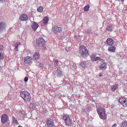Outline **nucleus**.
<instances>
[{
  "mask_svg": "<svg viewBox=\"0 0 127 127\" xmlns=\"http://www.w3.org/2000/svg\"><path fill=\"white\" fill-rule=\"evenodd\" d=\"M96 110L100 119L103 120H105L106 119L107 115L105 113V108L100 107L97 108Z\"/></svg>",
  "mask_w": 127,
  "mask_h": 127,
  "instance_id": "f257e3e1",
  "label": "nucleus"
},
{
  "mask_svg": "<svg viewBox=\"0 0 127 127\" xmlns=\"http://www.w3.org/2000/svg\"><path fill=\"white\" fill-rule=\"evenodd\" d=\"M20 94L21 96L26 102L30 101L31 96L30 93L28 92L25 91H21L20 92Z\"/></svg>",
  "mask_w": 127,
  "mask_h": 127,
  "instance_id": "f03ea898",
  "label": "nucleus"
},
{
  "mask_svg": "<svg viewBox=\"0 0 127 127\" xmlns=\"http://www.w3.org/2000/svg\"><path fill=\"white\" fill-rule=\"evenodd\" d=\"M80 53L82 57L86 58L89 55L88 50L86 47L84 45H81L80 46Z\"/></svg>",
  "mask_w": 127,
  "mask_h": 127,
  "instance_id": "7ed1b4c3",
  "label": "nucleus"
},
{
  "mask_svg": "<svg viewBox=\"0 0 127 127\" xmlns=\"http://www.w3.org/2000/svg\"><path fill=\"white\" fill-rule=\"evenodd\" d=\"M63 118L66 125L68 126H70L72 124L73 122L70 119L68 115L64 114Z\"/></svg>",
  "mask_w": 127,
  "mask_h": 127,
  "instance_id": "20e7f679",
  "label": "nucleus"
},
{
  "mask_svg": "<svg viewBox=\"0 0 127 127\" xmlns=\"http://www.w3.org/2000/svg\"><path fill=\"white\" fill-rule=\"evenodd\" d=\"M45 44L44 40L41 37H39L36 40V44L37 46L42 47Z\"/></svg>",
  "mask_w": 127,
  "mask_h": 127,
  "instance_id": "39448f33",
  "label": "nucleus"
},
{
  "mask_svg": "<svg viewBox=\"0 0 127 127\" xmlns=\"http://www.w3.org/2000/svg\"><path fill=\"white\" fill-rule=\"evenodd\" d=\"M49 19L47 16H46L40 22V26L41 27H44L48 24Z\"/></svg>",
  "mask_w": 127,
  "mask_h": 127,
  "instance_id": "423d86ee",
  "label": "nucleus"
},
{
  "mask_svg": "<svg viewBox=\"0 0 127 127\" xmlns=\"http://www.w3.org/2000/svg\"><path fill=\"white\" fill-rule=\"evenodd\" d=\"M53 32L55 34H57L61 32L62 31V28L61 27H58L57 26L52 27Z\"/></svg>",
  "mask_w": 127,
  "mask_h": 127,
  "instance_id": "0eeeda50",
  "label": "nucleus"
},
{
  "mask_svg": "<svg viewBox=\"0 0 127 127\" xmlns=\"http://www.w3.org/2000/svg\"><path fill=\"white\" fill-rule=\"evenodd\" d=\"M53 121L51 119L48 118L46 120V124L47 127H54Z\"/></svg>",
  "mask_w": 127,
  "mask_h": 127,
  "instance_id": "6e6552de",
  "label": "nucleus"
},
{
  "mask_svg": "<svg viewBox=\"0 0 127 127\" xmlns=\"http://www.w3.org/2000/svg\"><path fill=\"white\" fill-rule=\"evenodd\" d=\"M24 60L25 64L26 65L32 63V59L31 57L28 56H26L24 57Z\"/></svg>",
  "mask_w": 127,
  "mask_h": 127,
  "instance_id": "1a4fd4ad",
  "label": "nucleus"
},
{
  "mask_svg": "<svg viewBox=\"0 0 127 127\" xmlns=\"http://www.w3.org/2000/svg\"><path fill=\"white\" fill-rule=\"evenodd\" d=\"M9 118L8 117L6 114H4L2 116L1 118V121L2 123L4 124L6 122L8 123Z\"/></svg>",
  "mask_w": 127,
  "mask_h": 127,
  "instance_id": "9d476101",
  "label": "nucleus"
},
{
  "mask_svg": "<svg viewBox=\"0 0 127 127\" xmlns=\"http://www.w3.org/2000/svg\"><path fill=\"white\" fill-rule=\"evenodd\" d=\"M28 17L26 14H22L19 17V19L21 21H25L27 20L28 19Z\"/></svg>",
  "mask_w": 127,
  "mask_h": 127,
  "instance_id": "9b49d317",
  "label": "nucleus"
},
{
  "mask_svg": "<svg viewBox=\"0 0 127 127\" xmlns=\"http://www.w3.org/2000/svg\"><path fill=\"white\" fill-rule=\"evenodd\" d=\"M38 27V24L34 22H33L31 25V27L33 30L34 31L36 30Z\"/></svg>",
  "mask_w": 127,
  "mask_h": 127,
  "instance_id": "f8f14e48",
  "label": "nucleus"
},
{
  "mask_svg": "<svg viewBox=\"0 0 127 127\" xmlns=\"http://www.w3.org/2000/svg\"><path fill=\"white\" fill-rule=\"evenodd\" d=\"M6 27V24L5 22H0V32L5 29Z\"/></svg>",
  "mask_w": 127,
  "mask_h": 127,
  "instance_id": "ddd939ff",
  "label": "nucleus"
},
{
  "mask_svg": "<svg viewBox=\"0 0 127 127\" xmlns=\"http://www.w3.org/2000/svg\"><path fill=\"white\" fill-rule=\"evenodd\" d=\"M106 43L109 45L112 46L114 43V41L111 38H108L106 41Z\"/></svg>",
  "mask_w": 127,
  "mask_h": 127,
  "instance_id": "4468645a",
  "label": "nucleus"
},
{
  "mask_svg": "<svg viewBox=\"0 0 127 127\" xmlns=\"http://www.w3.org/2000/svg\"><path fill=\"white\" fill-rule=\"evenodd\" d=\"M99 66V67L102 70H104L106 68L107 65L105 62H102L101 63Z\"/></svg>",
  "mask_w": 127,
  "mask_h": 127,
  "instance_id": "2eb2a0df",
  "label": "nucleus"
},
{
  "mask_svg": "<svg viewBox=\"0 0 127 127\" xmlns=\"http://www.w3.org/2000/svg\"><path fill=\"white\" fill-rule=\"evenodd\" d=\"M116 47L114 46H111L108 47V50L111 52H114L115 51Z\"/></svg>",
  "mask_w": 127,
  "mask_h": 127,
  "instance_id": "dca6fc26",
  "label": "nucleus"
},
{
  "mask_svg": "<svg viewBox=\"0 0 127 127\" xmlns=\"http://www.w3.org/2000/svg\"><path fill=\"white\" fill-rule=\"evenodd\" d=\"M113 28V27L112 25H109L106 26V29L108 31L110 32L112 31Z\"/></svg>",
  "mask_w": 127,
  "mask_h": 127,
  "instance_id": "f3484780",
  "label": "nucleus"
},
{
  "mask_svg": "<svg viewBox=\"0 0 127 127\" xmlns=\"http://www.w3.org/2000/svg\"><path fill=\"white\" fill-rule=\"evenodd\" d=\"M87 63L86 61H82L80 63V65L82 68H84L87 66Z\"/></svg>",
  "mask_w": 127,
  "mask_h": 127,
  "instance_id": "a211bd4d",
  "label": "nucleus"
},
{
  "mask_svg": "<svg viewBox=\"0 0 127 127\" xmlns=\"http://www.w3.org/2000/svg\"><path fill=\"white\" fill-rule=\"evenodd\" d=\"M40 56V55L39 53L37 52H36L33 56V58L35 60H38L39 59Z\"/></svg>",
  "mask_w": 127,
  "mask_h": 127,
  "instance_id": "6ab92c4d",
  "label": "nucleus"
},
{
  "mask_svg": "<svg viewBox=\"0 0 127 127\" xmlns=\"http://www.w3.org/2000/svg\"><path fill=\"white\" fill-rule=\"evenodd\" d=\"M121 127H127V121H125L122 122L120 124Z\"/></svg>",
  "mask_w": 127,
  "mask_h": 127,
  "instance_id": "aec40b11",
  "label": "nucleus"
},
{
  "mask_svg": "<svg viewBox=\"0 0 127 127\" xmlns=\"http://www.w3.org/2000/svg\"><path fill=\"white\" fill-rule=\"evenodd\" d=\"M36 105L35 103H31L29 105V108L31 109H33L35 107Z\"/></svg>",
  "mask_w": 127,
  "mask_h": 127,
  "instance_id": "412c9836",
  "label": "nucleus"
},
{
  "mask_svg": "<svg viewBox=\"0 0 127 127\" xmlns=\"http://www.w3.org/2000/svg\"><path fill=\"white\" fill-rule=\"evenodd\" d=\"M57 75L59 76H61L62 75V71L60 69H58L56 72Z\"/></svg>",
  "mask_w": 127,
  "mask_h": 127,
  "instance_id": "4be33fe9",
  "label": "nucleus"
},
{
  "mask_svg": "<svg viewBox=\"0 0 127 127\" xmlns=\"http://www.w3.org/2000/svg\"><path fill=\"white\" fill-rule=\"evenodd\" d=\"M126 100V99L124 98H120L119 100V102L122 105L124 102H125Z\"/></svg>",
  "mask_w": 127,
  "mask_h": 127,
  "instance_id": "5701e85b",
  "label": "nucleus"
},
{
  "mask_svg": "<svg viewBox=\"0 0 127 127\" xmlns=\"http://www.w3.org/2000/svg\"><path fill=\"white\" fill-rule=\"evenodd\" d=\"M21 45V43L20 42H17L16 44H15V50L17 51H18V46L19 45Z\"/></svg>",
  "mask_w": 127,
  "mask_h": 127,
  "instance_id": "b1692460",
  "label": "nucleus"
},
{
  "mask_svg": "<svg viewBox=\"0 0 127 127\" xmlns=\"http://www.w3.org/2000/svg\"><path fill=\"white\" fill-rule=\"evenodd\" d=\"M43 7L42 6H39L37 9V11L39 12H42L43 11Z\"/></svg>",
  "mask_w": 127,
  "mask_h": 127,
  "instance_id": "393cba45",
  "label": "nucleus"
},
{
  "mask_svg": "<svg viewBox=\"0 0 127 127\" xmlns=\"http://www.w3.org/2000/svg\"><path fill=\"white\" fill-rule=\"evenodd\" d=\"M95 55L94 54H92L90 56V57L91 60L93 61H94L95 59Z\"/></svg>",
  "mask_w": 127,
  "mask_h": 127,
  "instance_id": "a878e982",
  "label": "nucleus"
},
{
  "mask_svg": "<svg viewBox=\"0 0 127 127\" xmlns=\"http://www.w3.org/2000/svg\"><path fill=\"white\" fill-rule=\"evenodd\" d=\"M89 8V5H88L85 6L84 8V10L85 11H87L88 10Z\"/></svg>",
  "mask_w": 127,
  "mask_h": 127,
  "instance_id": "bb28decb",
  "label": "nucleus"
},
{
  "mask_svg": "<svg viewBox=\"0 0 127 127\" xmlns=\"http://www.w3.org/2000/svg\"><path fill=\"white\" fill-rule=\"evenodd\" d=\"M4 58V56L2 53L0 52V60H3Z\"/></svg>",
  "mask_w": 127,
  "mask_h": 127,
  "instance_id": "cd10ccee",
  "label": "nucleus"
},
{
  "mask_svg": "<svg viewBox=\"0 0 127 127\" xmlns=\"http://www.w3.org/2000/svg\"><path fill=\"white\" fill-rule=\"evenodd\" d=\"M115 85L116 86H112L111 87V88L113 90V91H114L116 89L117 85L116 84Z\"/></svg>",
  "mask_w": 127,
  "mask_h": 127,
  "instance_id": "c85d7f7f",
  "label": "nucleus"
},
{
  "mask_svg": "<svg viewBox=\"0 0 127 127\" xmlns=\"http://www.w3.org/2000/svg\"><path fill=\"white\" fill-rule=\"evenodd\" d=\"M102 60V59H101L100 57H96L95 58V60H94V61H96L98 60L101 61Z\"/></svg>",
  "mask_w": 127,
  "mask_h": 127,
  "instance_id": "c756f323",
  "label": "nucleus"
},
{
  "mask_svg": "<svg viewBox=\"0 0 127 127\" xmlns=\"http://www.w3.org/2000/svg\"><path fill=\"white\" fill-rule=\"evenodd\" d=\"M123 106L124 107H127V100H125V102L123 103Z\"/></svg>",
  "mask_w": 127,
  "mask_h": 127,
  "instance_id": "7c9ffc66",
  "label": "nucleus"
},
{
  "mask_svg": "<svg viewBox=\"0 0 127 127\" xmlns=\"http://www.w3.org/2000/svg\"><path fill=\"white\" fill-rule=\"evenodd\" d=\"M13 123H15V124L17 123V121L16 118L13 117Z\"/></svg>",
  "mask_w": 127,
  "mask_h": 127,
  "instance_id": "2f4dec72",
  "label": "nucleus"
},
{
  "mask_svg": "<svg viewBox=\"0 0 127 127\" xmlns=\"http://www.w3.org/2000/svg\"><path fill=\"white\" fill-rule=\"evenodd\" d=\"M39 66L41 67V68H43V64L42 63H39Z\"/></svg>",
  "mask_w": 127,
  "mask_h": 127,
  "instance_id": "473e14b6",
  "label": "nucleus"
},
{
  "mask_svg": "<svg viewBox=\"0 0 127 127\" xmlns=\"http://www.w3.org/2000/svg\"><path fill=\"white\" fill-rule=\"evenodd\" d=\"M92 108L91 107H88L87 108V110L88 111L91 110Z\"/></svg>",
  "mask_w": 127,
  "mask_h": 127,
  "instance_id": "72a5a7b5",
  "label": "nucleus"
},
{
  "mask_svg": "<svg viewBox=\"0 0 127 127\" xmlns=\"http://www.w3.org/2000/svg\"><path fill=\"white\" fill-rule=\"evenodd\" d=\"M3 46L1 45H0V51H2L3 50Z\"/></svg>",
  "mask_w": 127,
  "mask_h": 127,
  "instance_id": "f704fd0d",
  "label": "nucleus"
},
{
  "mask_svg": "<svg viewBox=\"0 0 127 127\" xmlns=\"http://www.w3.org/2000/svg\"><path fill=\"white\" fill-rule=\"evenodd\" d=\"M117 124L116 123H115L113 125H112V127H115L117 126Z\"/></svg>",
  "mask_w": 127,
  "mask_h": 127,
  "instance_id": "c9c22d12",
  "label": "nucleus"
},
{
  "mask_svg": "<svg viewBox=\"0 0 127 127\" xmlns=\"http://www.w3.org/2000/svg\"><path fill=\"white\" fill-rule=\"evenodd\" d=\"M2 66H0V71L1 72H2Z\"/></svg>",
  "mask_w": 127,
  "mask_h": 127,
  "instance_id": "e433bc0d",
  "label": "nucleus"
},
{
  "mask_svg": "<svg viewBox=\"0 0 127 127\" xmlns=\"http://www.w3.org/2000/svg\"><path fill=\"white\" fill-rule=\"evenodd\" d=\"M63 37L62 36H60V38L61 40L62 39H63Z\"/></svg>",
  "mask_w": 127,
  "mask_h": 127,
  "instance_id": "4c0bfd02",
  "label": "nucleus"
},
{
  "mask_svg": "<svg viewBox=\"0 0 127 127\" xmlns=\"http://www.w3.org/2000/svg\"><path fill=\"white\" fill-rule=\"evenodd\" d=\"M55 63H56L57 64L58 62V60H56L55 61Z\"/></svg>",
  "mask_w": 127,
  "mask_h": 127,
  "instance_id": "58836bf2",
  "label": "nucleus"
},
{
  "mask_svg": "<svg viewBox=\"0 0 127 127\" xmlns=\"http://www.w3.org/2000/svg\"><path fill=\"white\" fill-rule=\"evenodd\" d=\"M5 0H0V1L3 2L5 1Z\"/></svg>",
  "mask_w": 127,
  "mask_h": 127,
  "instance_id": "ea45409f",
  "label": "nucleus"
},
{
  "mask_svg": "<svg viewBox=\"0 0 127 127\" xmlns=\"http://www.w3.org/2000/svg\"><path fill=\"white\" fill-rule=\"evenodd\" d=\"M24 79H28V78L27 77H25Z\"/></svg>",
  "mask_w": 127,
  "mask_h": 127,
  "instance_id": "a19ab883",
  "label": "nucleus"
},
{
  "mask_svg": "<svg viewBox=\"0 0 127 127\" xmlns=\"http://www.w3.org/2000/svg\"><path fill=\"white\" fill-rule=\"evenodd\" d=\"M101 74H102L101 73L99 75V76L101 77V76H102V75Z\"/></svg>",
  "mask_w": 127,
  "mask_h": 127,
  "instance_id": "79ce46f5",
  "label": "nucleus"
},
{
  "mask_svg": "<svg viewBox=\"0 0 127 127\" xmlns=\"http://www.w3.org/2000/svg\"><path fill=\"white\" fill-rule=\"evenodd\" d=\"M28 80H24L25 82H27L28 81Z\"/></svg>",
  "mask_w": 127,
  "mask_h": 127,
  "instance_id": "37998d69",
  "label": "nucleus"
},
{
  "mask_svg": "<svg viewBox=\"0 0 127 127\" xmlns=\"http://www.w3.org/2000/svg\"><path fill=\"white\" fill-rule=\"evenodd\" d=\"M66 81H65V80H63V82H65Z\"/></svg>",
  "mask_w": 127,
  "mask_h": 127,
  "instance_id": "c03bdc74",
  "label": "nucleus"
},
{
  "mask_svg": "<svg viewBox=\"0 0 127 127\" xmlns=\"http://www.w3.org/2000/svg\"><path fill=\"white\" fill-rule=\"evenodd\" d=\"M18 127H22V126L20 125Z\"/></svg>",
  "mask_w": 127,
  "mask_h": 127,
  "instance_id": "a18cd8bd",
  "label": "nucleus"
},
{
  "mask_svg": "<svg viewBox=\"0 0 127 127\" xmlns=\"http://www.w3.org/2000/svg\"><path fill=\"white\" fill-rule=\"evenodd\" d=\"M122 1H123L124 0H120Z\"/></svg>",
  "mask_w": 127,
  "mask_h": 127,
  "instance_id": "49530a36",
  "label": "nucleus"
},
{
  "mask_svg": "<svg viewBox=\"0 0 127 127\" xmlns=\"http://www.w3.org/2000/svg\"><path fill=\"white\" fill-rule=\"evenodd\" d=\"M64 85H66V84H65H65H64Z\"/></svg>",
  "mask_w": 127,
  "mask_h": 127,
  "instance_id": "de8ad7c7",
  "label": "nucleus"
}]
</instances>
